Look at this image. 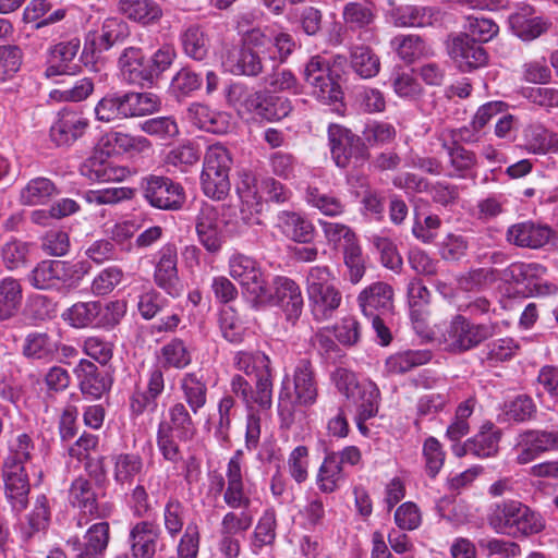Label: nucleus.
Instances as JSON below:
<instances>
[{"instance_id": "f257e3e1", "label": "nucleus", "mask_w": 558, "mask_h": 558, "mask_svg": "<svg viewBox=\"0 0 558 558\" xmlns=\"http://www.w3.org/2000/svg\"><path fill=\"white\" fill-rule=\"evenodd\" d=\"M318 398V383L310 360L296 364L292 380L286 377L278 395V416L280 427L290 429L305 417L304 409L311 408Z\"/></svg>"}, {"instance_id": "f03ea898", "label": "nucleus", "mask_w": 558, "mask_h": 558, "mask_svg": "<svg viewBox=\"0 0 558 558\" xmlns=\"http://www.w3.org/2000/svg\"><path fill=\"white\" fill-rule=\"evenodd\" d=\"M234 366L246 376H254L255 386L241 375L231 380L232 392L242 399L247 409L255 405L260 410H269L272 405V368L270 359L260 351H240L234 356Z\"/></svg>"}, {"instance_id": "7ed1b4c3", "label": "nucleus", "mask_w": 558, "mask_h": 558, "mask_svg": "<svg viewBox=\"0 0 558 558\" xmlns=\"http://www.w3.org/2000/svg\"><path fill=\"white\" fill-rule=\"evenodd\" d=\"M305 284L315 319H329L342 302V293L330 268L319 265L311 267L306 274Z\"/></svg>"}, {"instance_id": "20e7f679", "label": "nucleus", "mask_w": 558, "mask_h": 558, "mask_svg": "<svg viewBox=\"0 0 558 558\" xmlns=\"http://www.w3.org/2000/svg\"><path fill=\"white\" fill-rule=\"evenodd\" d=\"M489 525L497 533L530 535L544 529L542 517L517 500L497 505L488 517Z\"/></svg>"}, {"instance_id": "39448f33", "label": "nucleus", "mask_w": 558, "mask_h": 558, "mask_svg": "<svg viewBox=\"0 0 558 558\" xmlns=\"http://www.w3.org/2000/svg\"><path fill=\"white\" fill-rule=\"evenodd\" d=\"M240 44L258 54H267L278 63L284 62L293 52L295 43L292 36L283 32H274L269 27H254L241 33Z\"/></svg>"}, {"instance_id": "423d86ee", "label": "nucleus", "mask_w": 558, "mask_h": 558, "mask_svg": "<svg viewBox=\"0 0 558 558\" xmlns=\"http://www.w3.org/2000/svg\"><path fill=\"white\" fill-rule=\"evenodd\" d=\"M328 138L332 159L340 168H360L369 157L363 140L342 125L330 124Z\"/></svg>"}, {"instance_id": "0eeeda50", "label": "nucleus", "mask_w": 558, "mask_h": 558, "mask_svg": "<svg viewBox=\"0 0 558 558\" xmlns=\"http://www.w3.org/2000/svg\"><path fill=\"white\" fill-rule=\"evenodd\" d=\"M495 330L493 324H473L466 317L457 315L445 335L447 350L452 353L466 352L493 337Z\"/></svg>"}, {"instance_id": "6e6552de", "label": "nucleus", "mask_w": 558, "mask_h": 558, "mask_svg": "<svg viewBox=\"0 0 558 558\" xmlns=\"http://www.w3.org/2000/svg\"><path fill=\"white\" fill-rule=\"evenodd\" d=\"M303 80L311 94L323 104L339 102L343 98L341 86L331 76L329 63L320 56H314L306 62Z\"/></svg>"}, {"instance_id": "1a4fd4ad", "label": "nucleus", "mask_w": 558, "mask_h": 558, "mask_svg": "<svg viewBox=\"0 0 558 558\" xmlns=\"http://www.w3.org/2000/svg\"><path fill=\"white\" fill-rule=\"evenodd\" d=\"M229 268L230 276L239 281L255 302L265 303L270 298V289L255 259L236 255L230 259Z\"/></svg>"}, {"instance_id": "9d476101", "label": "nucleus", "mask_w": 558, "mask_h": 558, "mask_svg": "<svg viewBox=\"0 0 558 558\" xmlns=\"http://www.w3.org/2000/svg\"><path fill=\"white\" fill-rule=\"evenodd\" d=\"M558 449V428L547 430L530 429L518 436L514 446L517 462L527 464L541 454Z\"/></svg>"}, {"instance_id": "9b49d317", "label": "nucleus", "mask_w": 558, "mask_h": 558, "mask_svg": "<svg viewBox=\"0 0 558 558\" xmlns=\"http://www.w3.org/2000/svg\"><path fill=\"white\" fill-rule=\"evenodd\" d=\"M274 292L265 302H271L284 314L288 322L295 324L303 311V295L299 284L288 277H277L272 282Z\"/></svg>"}, {"instance_id": "f8f14e48", "label": "nucleus", "mask_w": 558, "mask_h": 558, "mask_svg": "<svg viewBox=\"0 0 558 558\" xmlns=\"http://www.w3.org/2000/svg\"><path fill=\"white\" fill-rule=\"evenodd\" d=\"M144 197L159 209H179L184 203V193L180 184L169 178L150 177L144 186Z\"/></svg>"}, {"instance_id": "ddd939ff", "label": "nucleus", "mask_w": 558, "mask_h": 558, "mask_svg": "<svg viewBox=\"0 0 558 558\" xmlns=\"http://www.w3.org/2000/svg\"><path fill=\"white\" fill-rule=\"evenodd\" d=\"M130 35L128 24L118 17L106 19L99 31L89 32L85 39L84 52L100 53L113 45L123 43Z\"/></svg>"}, {"instance_id": "4468645a", "label": "nucleus", "mask_w": 558, "mask_h": 558, "mask_svg": "<svg viewBox=\"0 0 558 558\" xmlns=\"http://www.w3.org/2000/svg\"><path fill=\"white\" fill-rule=\"evenodd\" d=\"M195 228L199 243L209 252L217 253L223 243V233L219 211L204 203L195 218Z\"/></svg>"}, {"instance_id": "2eb2a0df", "label": "nucleus", "mask_w": 558, "mask_h": 558, "mask_svg": "<svg viewBox=\"0 0 558 558\" xmlns=\"http://www.w3.org/2000/svg\"><path fill=\"white\" fill-rule=\"evenodd\" d=\"M357 302L366 317L387 316L393 310V290L386 282H374L363 289Z\"/></svg>"}, {"instance_id": "dca6fc26", "label": "nucleus", "mask_w": 558, "mask_h": 558, "mask_svg": "<svg viewBox=\"0 0 558 558\" xmlns=\"http://www.w3.org/2000/svg\"><path fill=\"white\" fill-rule=\"evenodd\" d=\"M450 57L463 72L484 66L488 62L486 50L468 35H459L448 46Z\"/></svg>"}, {"instance_id": "f3484780", "label": "nucleus", "mask_w": 558, "mask_h": 558, "mask_svg": "<svg viewBox=\"0 0 558 558\" xmlns=\"http://www.w3.org/2000/svg\"><path fill=\"white\" fill-rule=\"evenodd\" d=\"M88 125V120L82 114L63 110L52 123L49 136L57 146H70L85 134Z\"/></svg>"}, {"instance_id": "a211bd4d", "label": "nucleus", "mask_w": 558, "mask_h": 558, "mask_svg": "<svg viewBox=\"0 0 558 558\" xmlns=\"http://www.w3.org/2000/svg\"><path fill=\"white\" fill-rule=\"evenodd\" d=\"M222 64L234 75L258 76L264 71L263 59L241 44L226 48Z\"/></svg>"}, {"instance_id": "6ab92c4d", "label": "nucleus", "mask_w": 558, "mask_h": 558, "mask_svg": "<svg viewBox=\"0 0 558 558\" xmlns=\"http://www.w3.org/2000/svg\"><path fill=\"white\" fill-rule=\"evenodd\" d=\"M178 251L174 244H166L159 251V260L155 268L156 284L169 295L177 296L181 292L178 277Z\"/></svg>"}, {"instance_id": "aec40b11", "label": "nucleus", "mask_w": 558, "mask_h": 558, "mask_svg": "<svg viewBox=\"0 0 558 558\" xmlns=\"http://www.w3.org/2000/svg\"><path fill=\"white\" fill-rule=\"evenodd\" d=\"M73 274L72 266L63 260H43L29 274L28 280L36 289H50L66 283Z\"/></svg>"}, {"instance_id": "412c9836", "label": "nucleus", "mask_w": 558, "mask_h": 558, "mask_svg": "<svg viewBox=\"0 0 558 558\" xmlns=\"http://www.w3.org/2000/svg\"><path fill=\"white\" fill-rule=\"evenodd\" d=\"M513 33L524 41H531L545 34L550 22L535 14L533 7L524 4L509 16Z\"/></svg>"}, {"instance_id": "4be33fe9", "label": "nucleus", "mask_w": 558, "mask_h": 558, "mask_svg": "<svg viewBox=\"0 0 558 558\" xmlns=\"http://www.w3.org/2000/svg\"><path fill=\"white\" fill-rule=\"evenodd\" d=\"M553 235L548 226L524 221L512 225L507 231V240L517 246L539 248L547 244Z\"/></svg>"}, {"instance_id": "5701e85b", "label": "nucleus", "mask_w": 558, "mask_h": 558, "mask_svg": "<svg viewBox=\"0 0 558 558\" xmlns=\"http://www.w3.org/2000/svg\"><path fill=\"white\" fill-rule=\"evenodd\" d=\"M75 374L80 379V389L83 395L94 399L100 398L110 389L111 378L107 372L99 368L88 360H81L75 367Z\"/></svg>"}, {"instance_id": "b1692460", "label": "nucleus", "mask_w": 558, "mask_h": 558, "mask_svg": "<svg viewBox=\"0 0 558 558\" xmlns=\"http://www.w3.org/2000/svg\"><path fill=\"white\" fill-rule=\"evenodd\" d=\"M183 398L193 414H197L207 403L208 385L202 372H191L180 380Z\"/></svg>"}, {"instance_id": "393cba45", "label": "nucleus", "mask_w": 558, "mask_h": 558, "mask_svg": "<svg viewBox=\"0 0 558 558\" xmlns=\"http://www.w3.org/2000/svg\"><path fill=\"white\" fill-rule=\"evenodd\" d=\"M98 121L114 123L131 118L126 93H110L104 96L95 106Z\"/></svg>"}, {"instance_id": "a878e982", "label": "nucleus", "mask_w": 558, "mask_h": 558, "mask_svg": "<svg viewBox=\"0 0 558 558\" xmlns=\"http://www.w3.org/2000/svg\"><path fill=\"white\" fill-rule=\"evenodd\" d=\"M80 49L78 40H70L56 45L50 52V65L45 71L47 77H63L74 74L77 66H70Z\"/></svg>"}, {"instance_id": "bb28decb", "label": "nucleus", "mask_w": 558, "mask_h": 558, "mask_svg": "<svg viewBox=\"0 0 558 558\" xmlns=\"http://www.w3.org/2000/svg\"><path fill=\"white\" fill-rule=\"evenodd\" d=\"M524 147L533 154L558 153V134L539 123H532L523 130Z\"/></svg>"}, {"instance_id": "cd10ccee", "label": "nucleus", "mask_w": 558, "mask_h": 558, "mask_svg": "<svg viewBox=\"0 0 558 558\" xmlns=\"http://www.w3.org/2000/svg\"><path fill=\"white\" fill-rule=\"evenodd\" d=\"M500 438L501 430L495 424L486 422L474 437L468 439V449L475 457L489 458L498 452Z\"/></svg>"}, {"instance_id": "c85d7f7f", "label": "nucleus", "mask_w": 558, "mask_h": 558, "mask_svg": "<svg viewBox=\"0 0 558 558\" xmlns=\"http://www.w3.org/2000/svg\"><path fill=\"white\" fill-rule=\"evenodd\" d=\"M442 147L447 150L449 163L452 169V171L448 173V177L457 179L468 178L477 166L476 154L458 143H444Z\"/></svg>"}, {"instance_id": "c756f323", "label": "nucleus", "mask_w": 558, "mask_h": 558, "mask_svg": "<svg viewBox=\"0 0 558 558\" xmlns=\"http://www.w3.org/2000/svg\"><path fill=\"white\" fill-rule=\"evenodd\" d=\"M118 10L128 19L147 25L158 21L162 11L154 0H120Z\"/></svg>"}, {"instance_id": "7c9ffc66", "label": "nucleus", "mask_w": 558, "mask_h": 558, "mask_svg": "<svg viewBox=\"0 0 558 558\" xmlns=\"http://www.w3.org/2000/svg\"><path fill=\"white\" fill-rule=\"evenodd\" d=\"M342 17L350 29L368 31L376 19V7L367 0L351 1L344 5Z\"/></svg>"}, {"instance_id": "2f4dec72", "label": "nucleus", "mask_w": 558, "mask_h": 558, "mask_svg": "<svg viewBox=\"0 0 558 558\" xmlns=\"http://www.w3.org/2000/svg\"><path fill=\"white\" fill-rule=\"evenodd\" d=\"M169 423L162 422L166 428L174 434L180 441H189L196 434L195 423L187 407L183 402H177L169 409Z\"/></svg>"}, {"instance_id": "473e14b6", "label": "nucleus", "mask_w": 558, "mask_h": 558, "mask_svg": "<svg viewBox=\"0 0 558 558\" xmlns=\"http://www.w3.org/2000/svg\"><path fill=\"white\" fill-rule=\"evenodd\" d=\"M379 396V389L373 381L366 380L355 386V391L349 399L357 407L359 421H366L377 414ZM359 426L361 427V422Z\"/></svg>"}, {"instance_id": "72a5a7b5", "label": "nucleus", "mask_w": 558, "mask_h": 558, "mask_svg": "<svg viewBox=\"0 0 558 558\" xmlns=\"http://www.w3.org/2000/svg\"><path fill=\"white\" fill-rule=\"evenodd\" d=\"M58 194L59 190L50 179L38 177L21 190L20 202L27 206L44 205Z\"/></svg>"}, {"instance_id": "f704fd0d", "label": "nucleus", "mask_w": 558, "mask_h": 558, "mask_svg": "<svg viewBox=\"0 0 558 558\" xmlns=\"http://www.w3.org/2000/svg\"><path fill=\"white\" fill-rule=\"evenodd\" d=\"M391 45L398 57L408 64L433 54L430 47L418 35H398L392 39Z\"/></svg>"}, {"instance_id": "c9c22d12", "label": "nucleus", "mask_w": 558, "mask_h": 558, "mask_svg": "<svg viewBox=\"0 0 558 558\" xmlns=\"http://www.w3.org/2000/svg\"><path fill=\"white\" fill-rule=\"evenodd\" d=\"M227 117L211 110L203 104H192L187 108V119L198 129L211 133H222L227 130Z\"/></svg>"}, {"instance_id": "e433bc0d", "label": "nucleus", "mask_w": 558, "mask_h": 558, "mask_svg": "<svg viewBox=\"0 0 558 558\" xmlns=\"http://www.w3.org/2000/svg\"><path fill=\"white\" fill-rule=\"evenodd\" d=\"M278 220L286 235L295 242L308 243L314 236L313 223L298 213L283 210Z\"/></svg>"}, {"instance_id": "4c0bfd02", "label": "nucleus", "mask_w": 558, "mask_h": 558, "mask_svg": "<svg viewBox=\"0 0 558 558\" xmlns=\"http://www.w3.org/2000/svg\"><path fill=\"white\" fill-rule=\"evenodd\" d=\"M134 558H153L158 542V533L148 522L137 523L131 531Z\"/></svg>"}, {"instance_id": "58836bf2", "label": "nucleus", "mask_w": 558, "mask_h": 558, "mask_svg": "<svg viewBox=\"0 0 558 558\" xmlns=\"http://www.w3.org/2000/svg\"><path fill=\"white\" fill-rule=\"evenodd\" d=\"M263 92L243 83H234L227 90V100L239 111L257 114Z\"/></svg>"}, {"instance_id": "ea45409f", "label": "nucleus", "mask_w": 558, "mask_h": 558, "mask_svg": "<svg viewBox=\"0 0 558 558\" xmlns=\"http://www.w3.org/2000/svg\"><path fill=\"white\" fill-rule=\"evenodd\" d=\"M430 359L432 352L428 350H408L390 355L385 366L388 374L399 375L428 363Z\"/></svg>"}, {"instance_id": "a19ab883", "label": "nucleus", "mask_w": 558, "mask_h": 558, "mask_svg": "<svg viewBox=\"0 0 558 558\" xmlns=\"http://www.w3.org/2000/svg\"><path fill=\"white\" fill-rule=\"evenodd\" d=\"M350 63L353 71L362 78H372L380 71L379 57L365 45H356L351 48Z\"/></svg>"}, {"instance_id": "79ce46f5", "label": "nucleus", "mask_w": 558, "mask_h": 558, "mask_svg": "<svg viewBox=\"0 0 558 558\" xmlns=\"http://www.w3.org/2000/svg\"><path fill=\"white\" fill-rule=\"evenodd\" d=\"M22 286L19 280L7 277L0 281V320L13 317L22 304Z\"/></svg>"}, {"instance_id": "37998d69", "label": "nucleus", "mask_w": 558, "mask_h": 558, "mask_svg": "<svg viewBox=\"0 0 558 558\" xmlns=\"http://www.w3.org/2000/svg\"><path fill=\"white\" fill-rule=\"evenodd\" d=\"M60 88L50 92V97L58 101L78 102L86 99L94 90V83L88 77L76 80L73 83L61 78L56 81Z\"/></svg>"}, {"instance_id": "c03bdc74", "label": "nucleus", "mask_w": 558, "mask_h": 558, "mask_svg": "<svg viewBox=\"0 0 558 558\" xmlns=\"http://www.w3.org/2000/svg\"><path fill=\"white\" fill-rule=\"evenodd\" d=\"M99 313V301L77 302L62 315L63 319L74 328L96 327Z\"/></svg>"}, {"instance_id": "a18cd8bd", "label": "nucleus", "mask_w": 558, "mask_h": 558, "mask_svg": "<svg viewBox=\"0 0 558 558\" xmlns=\"http://www.w3.org/2000/svg\"><path fill=\"white\" fill-rule=\"evenodd\" d=\"M201 184L206 196L217 201L223 199L231 187L229 172L203 168Z\"/></svg>"}, {"instance_id": "49530a36", "label": "nucleus", "mask_w": 558, "mask_h": 558, "mask_svg": "<svg viewBox=\"0 0 558 558\" xmlns=\"http://www.w3.org/2000/svg\"><path fill=\"white\" fill-rule=\"evenodd\" d=\"M306 201L325 216H340L345 210V205L339 197L318 187L307 189Z\"/></svg>"}, {"instance_id": "de8ad7c7", "label": "nucleus", "mask_w": 558, "mask_h": 558, "mask_svg": "<svg viewBox=\"0 0 558 558\" xmlns=\"http://www.w3.org/2000/svg\"><path fill=\"white\" fill-rule=\"evenodd\" d=\"M260 106L257 114L267 121L281 120L292 111V105L289 98L263 92Z\"/></svg>"}, {"instance_id": "09e8293b", "label": "nucleus", "mask_w": 558, "mask_h": 558, "mask_svg": "<svg viewBox=\"0 0 558 558\" xmlns=\"http://www.w3.org/2000/svg\"><path fill=\"white\" fill-rule=\"evenodd\" d=\"M119 65L130 83L144 84L145 64L141 49L125 48L119 58Z\"/></svg>"}, {"instance_id": "8fccbe9b", "label": "nucleus", "mask_w": 558, "mask_h": 558, "mask_svg": "<svg viewBox=\"0 0 558 558\" xmlns=\"http://www.w3.org/2000/svg\"><path fill=\"white\" fill-rule=\"evenodd\" d=\"M438 11L429 7L405 5L398 9L397 25L424 27L433 24Z\"/></svg>"}, {"instance_id": "3c124183", "label": "nucleus", "mask_w": 558, "mask_h": 558, "mask_svg": "<svg viewBox=\"0 0 558 558\" xmlns=\"http://www.w3.org/2000/svg\"><path fill=\"white\" fill-rule=\"evenodd\" d=\"M58 351V345L47 333L35 332L26 337L23 353L35 360H50Z\"/></svg>"}, {"instance_id": "603ef678", "label": "nucleus", "mask_w": 558, "mask_h": 558, "mask_svg": "<svg viewBox=\"0 0 558 558\" xmlns=\"http://www.w3.org/2000/svg\"><path fill=\"white\" fill-rule=\"evenodd\" d=\"M143 469V461L140 456L133 453L120 454L116 459L114 476L117 482L124 486H131L140 477Z\"/></svg>"}, {"instance_id": "864d4df0", "label": "nucleus", "mask_w": 558, "mask_h": 558, "mask_svg": "<svg viewBox=\"0 0 558 558\" xmlns=\"http://www.w3.org/2000/svg\"><path fill=\"white\" fill-rule=\"evenodd\" d=\"M184 52L190 58L202 61L208 53V38L198 26L189 27L181 36Z\"/></svg>"}, {"instance_id": "5fc2aeb1", "label": "nucleus", "mask_w": 558, "mask_h": 558, "mask_svg": "<svg viewBox=\"0 0 558 558\" xmlns=\"http://www.w3.org/2000/svg\"><path fill=\"white\" fill-rule=\"evenodd\" d=\"M289 20L299 23L301 29L310 36L318 34L323 26V13L312 5L294 8L289 13Z\"/></svg>"}, {"instance_id": "6e6d98bb", "label": "nucleus", "mask_w": 558, "mask_h": 558, "mask_svg": "<svg viewBox=\"0 0 558 558\" xmlns=\"http://www.w3.org/2000/svg\"><path fill=\"white\" fill-rule=\"evenodd\" d=\"M141 130L149 136L168 142L175 138L180 131L173 117H156L141 123Z\"/></svg>"}, {"instance_id": "4d7b16f0", "label": "nucleus", "mask_w": 558, "mask_h": 558, "mask_svg": "<svg viewBox=\"0 0 558 558\" xmlns=\"http://www.w3.org/2000/svg\"><path fill=\"white\" fill-rule=\"evenodd\" d=\"M161 363L165 368L182 369L191 363V354L181 339L174 338L161 350Z\"/></svg>"}, {"instance_id": "13d9d810", "label": "nucleus", "mask_w": 558, "mask_h": 558, "mask_svg": "<svg viewBox=\"0 0 558 558\" xmlns=\"http://www.w3.org/2000/svg\"><path fill=\"white\" fill-rule=\"evenodd\" d=\"M238 192L241 198L239 220H241L246 226L262 225V204L256 197V192L252 191L248 186L246 190L238 187Z\"/></svg>"}, {"instance_id": "bf43d9fd", "label": "nucleus", "mask_w": 558, "mask_h": 558, "mask_svg": "<svg viewBox=\"0 0 558 558\" xmlns=\"http://www.w3.org/2000/svg\"><path fill=\"white\" fill-rule=\"evenodd\" d=\"M71 502L77 507L83 514L97 518H106L111 513V506L108 504L98 505L95 490H74Z\"/></svg>"}, {"instance_id": "052dcab7", "label": "nucleus", "mask_w": 558, "mask_h": 558, "mask_svg": "<svg viewBox=\"0 0 558 558\" xmlns=\"http://www.w3.org/2000/svg\"><path fill=\"white\" fill-rule=\"evenodd\" d=\"M437 508L442 518L458 525L466 523L471 515L470 508L453 494L441 498Z\"/></svg>"}, {"instance_id": "680f3d73", "label": "nucleus", "mask_w": 558, "mask_h": 558, "mask_svg": "<svg viewBox=\"0 0 558 558\" xmlns=\"http://www.w3.org/2000/svg\"><path fill=\"white\" fill-rule=\"evenodd\" d=\"M29 245L20 240L7 242L1 250L2 260L9 270H15L27 263Z\"/></svg>"}, {"instance_id": "e2e57ef3", "label": "nucleus", "mask_w": 558, "mask_h": 558, "mask_svg": "<svg viewBox=\"0 0 558 558\" xmlns=\"http://www.w3.org/2000/svg\"><path fill=\"white\" fill-rule=\"evenodd\" d=\"M175 57L174 48L165 45L159 48L150 59V63L145 65L144 81L153 83L162 72H165L173 62Z\"/></svg>"}, {"instance_id": "0e129e2a", "label": "nucleus", "mask_w": 558, "mask_h": 558, "mask_svg": "<svg viewBox=\"0 0 558 558\" xmlns=\"http://www.w3.org/2000/svg\"><path fill=\"white\" fill-rule=\"evenodd\" d=\"M131 118L144 117L158 111L160 98L153 93L126 92Z\"/></svg>"}, {"instance_id": "69168bd1", "label": "nucleus", "mask_w": 558, "mask_h": 558, "mask_svg": "<svg viewBox=\"0 0 558 558\" xmlns=\"http://www.w3.org/2000/svg\"><path fill=\"white\" fill-rule=\"evenodd\" d=\"M202 77L189 68H182L171 81V92L175 97H185L202 86Z\"/></svg>"}, {"instance_id": "338daca9", "label": "nucleus", "mask_w": 558, "mask_h": 558, "mask_svg": "<svg viewBox=\"0 0 558 558\" xmlns=\"http://www.w3.org/2000/svg\"><path fill=\"white\" fill-rule=\"evenodd\" d=\"M276 518L272 511H266L259 519L252 541L253 551L262 549L266 545L272 544L276 537L275 532Z\"/></svg>"}, {"instance_id": "774afa93", "label": "nucleus", "mask_w": 558, "mask_h": 558, "mask_svg": "<svg viewBox=\"0 0 558 558\" xmlns=\"http://www.w3.org/2000/svg\"><path fill=\"white\" fill-rule=\"evenodd\" d=\"M343 262L349 269L350 281L357 283L365 272L364 258L357 240L343 246Z\"/></svg>"}]
</instances>
